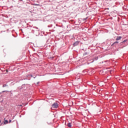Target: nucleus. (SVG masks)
I'll list each match as a JSON object with an SVG mask.
<instances>
[{
	"label": "nucleus",
	"instance_id": "f257e3e1",
	"mask_svg": "<svg viewBox=\"0 0 128 128\" xmlns=\"http://www.w3.org/2000/svg\"><path fill=\"white\" fill-rule=\"evenodd\" d=\"M32 34H34L36 36H40V31L38 30V28L37 27H33V29L32 30Z\"/></svg>",
	"mask_w": 128,
	"mask_h": 128
},
{
	"label": "nucleus",
	"instance_id": "f03ea898",
	"mask_svg": "<svg viewBox=\"0 0 128 128\" xmlns=\"http://www.w3.org/2000/svg\"><path fill=\"white\" fill-rule=\"evenodd\" d=\"M120 48H124V46H126V44H125L123 42H120L119 44Z\"/></svg>",
	"mask_w": 128,
	"mask_h": 128
},
{
	"label": "nucleus",
	"instance_id": "7ed1b4c3",
	"mask_svg": "<svg viewBox=\"0 0 128 128\" xmlns=\"http://www.w3.org/2000/svg\"><path fill=\"white\" fill-rule=\"evenodd\" d=\"M58 104L57 102H54L52 104V108H58Z\"/></svg>",
	"mask_w": 128,
	"mask_h": 128
},
{
	"label": "nucleus",
	"instance_id": "20e7f679",
	"mask_svg": "<svg viewBox=\"0 0 128 128\" xmlns=\"http://www.w3.org/2000/svg\"><path fill=\"white\" fill-rule=\"evenodd\" d=\"M118 41H116L115 42H114L112 45V46H118Z\"/></svg>",
	"mask_w": 128,
	"mask_h": 128
},
{
	"label": "nucleus",
	"instance_id": "39448f33",
	"mask_svg": "<svg viewBox=\"0 0 128 128\" xmlns=\"http://www.w3.org/2000/svg\"><path fill=\"white\" fill-rule=\"evenodd\" d=\"M79 44H80V41L78 40V41L75 42L73 44L72 46H78Z\"/></svg>",
	"mask_w": 128,
	"mask_h": 128
},
{
	"label": "nucleus",
	"instance_id": "423d86ee",
	"mask_svg": "<svg viewBox=\"0 0 128 128\" xmlns=\"http://www.w3.org/2000/svg\"><path fill=\"white\" fill-rule=\"evenodd\" d=\"M28 84H22L20 88H19V90H22V88H24L26 86H27Z\"/></svg>",
	"mask_w": 128,
	"mask_h": 128
},
{
	"label": "nucleus",
	"instance_id": "0eeeda50",
	"mask_svg": "<svg viewBox=\"0 0 128 128\" xmlns=\"http://www.w3.org/2000/svg\"><path fill=\"white\" fill-rule=\"evenodd\" d=\"M122 36H118L116 38V40L118 42V40H120L122 38Z\"/></svg>",
	"mask_w": 128,
	"mask_h": 128
},
{
	"label": "nucleus",
	"instance_id": "6e6552de",
	"mask_svg": "<svg viewBox=\"0 0 128 128\" xmlns=\"http://www.w3.org/2000/svg\"><path fill=\"white\" fill-rule=\"evenodd\" d=\"M34 76L32 74H28V76H26V80H28V78H32Z\"/></svg>",
	"mask_w": 128,
	"mask_h": 128
},
{
	"label": "nucleus",
	"instance_id": "1a4fd4ad",
	"mask_svg": "<svg viewBox=\"0 0 128 128\" xmlns=\"http://www.w3.org/2000/svg\"><path fill=\"white\" fill-rule=\"evenodd\" d=\"M4 120H6V118H4ZM8 124V120H4V124Z\"/></svg>",
	"mask_w": 128,
	"mask_h": 128
},
{
	"label": "nucleus",
	"instance_id": "9d476101",
	"mask_svg": "<svg viewBox=\"0 0 128 128\" xmlns=\"http://www.w3.org/2000/svg\"><path fill=\"white\" fill-rule=\"evenodd\" d=\"M67 126H68V128H72V123L71 122H68L67 124Z\"/></svg>",
	"mask_w": 128,
	"mask_h": 128
},
{
	"label": "nucleus",
	"instance_id": "9b49d317",
	"mask_svg": "<svg viewBox=\"0 0 128 128\" xmlns=\"http://www.w3.org/2000/svg\"><path fill=\"white\" fill-rule=\"evenodd\" d=\"M98 60V56H95L93 59L94 60Z\"/></svg>",
	"mask_w": 128,
	"mask_h": 128
},
{
	"label": "nucleus",
	"instance_id": "f8f14e48",
	"mask_svg": "<svg viewBox=\"0 0 128 128\" xmlns=\"http://www.w3.org/2000/svg\"><path fill=\"white\" fill-rule=\"evenodd\" d=\"M18 2H21V4H24V0H19Z\"/></svg>",
	"mask_w": 128,
	"mask_h": 128
},
{
	"label": "nucleus",
	"instance_id": "ddd939ff",
	"mask_svg": "<svg viewBox=\"0 0 128 128\" xmlns=\"http://www.w3.org/2000/svg\"><path fill=\"white\" fill-rule=\"evenodd\" d=\"M126 42H128V40H124V41H122V42L125 44H126Z\"/></svg>",
	"mask_w": 128,
	"mask_h": 128
},
{
	"label": "nucleus",
	"instance_id": "4468645a",
	"mask_svg": "<svg viewBox=\"0 0 128 128\" xmlns=\"http://www.w3.org/2000/svg\"><path fill=\"white\" fill-rule=\"evenodd\" d=\"M6 92V94H7L8 91H2V92H0V94H2L3 92Z\"/></svg>",
	"mask_w": 128,
	"mask_h": 128
},
{
	"label": "nucleus",
	"instance_id": "2eb2a0df",
	"mask_svg": "<svg viewBox=\"0 0 128 128\" xmlns=\"http://www.w3.org/2000/svg\"><path fill=\"white\" fill-rule=\"evenodd\" d=\"M6 86H8V84H4L3 85V88H6Z\"/></svg>",
	"mask_w": 128,
	"mask_h": 128
},
{
	"label": "nucleus",
	"instance_id": "dca6fc26",
	"mask_svg": "<svg viewBox=\"0 0 128 128\" xmlns=\"http://www.w3.org/2000/svg\"><path fill=\"white\" fill-rule=\"evenodd\" d=\"M86 54H88V52H85L84 54V56H86Z\"/></svg>",
	"mask_w": 128,
	"mask_h": 128
},
{
	"label": "nucleus",
	"instance_id": "f3484780",
	"mask_svg": "<svg viewBox=\"0 0 128 128\" xmlns=\"http://www.w3.org/2000/svg\"><path fill=\"white\" fill-rule=\"evenodd\" d=\"M8 122H9V124H10V122H12V120H10Z\"/></svg>",
	"mask_w": 128,
	"mask_h": 128
},
{
	"label": "nucleus",
	"instance_id": "a211bd4d",
	"mask_svg": "<svg viewBox=\"0 0 128 128\" xmlns=\"http://www.w3.org/2000/svg\"><path fill=\"white\" fill-rule=\"evenodd\" d=\"M34 6H40V4H34Z\"/></svg>",
	"mask_w": 128,
	"mask_h": 128
},
{
	"label": "nucleus",
	"instance_id": "6ab92c4d",
	"mask_svg": "<svg viewBox=\"0 0 128 128\" xmlns=\"http://www.w3.org/2000/svg\"><path fill=\"white\" fill-rule=\"evenodd\" d=\"M51 26H52V25H50V26H48V28H50Z\"/></svg>",
	"mask_w": 128,
	"mask_h": 128
},
{
	"label": "nucleus",
	"instance_id": "aec40b11",
	"mask_svg": "<svg viewBox=\"0 0 128 128\" xmlns=\"http://www.w3.org/2000/svg\"><path fill=\"white\" fill-rule=\"evenodd\" d=\"M39 84H40V82H38L36 83V85Z\"/></svg>",
	"mask_w": 128,
	"mask_h": 128
},
{
	"label": "nucleus",
	"instance_id": "412c9836",
	"mask_svg": "<svg viewBox=\"0 0 128 128\" xmlns=\"http://www.w3.org/2000/svg\"><path fill=\"white\" fill-rule=\"evenodd\" d=\"M36 78V76H35L34 77V78Z\"/></svg>",
	"mask_w": 128,
	"mask_h": 128
},
{
	"label": "nucleus",
	"instance_id": "4be33fe9",
	"mask_svg": "<svg viewBox=\"0 0 128 128\" xmlns=\"http://www.w3.org/2000/svg\"><path fill=\"white\" fill-rule=\"evenodd\" d=\"M0 122H2V120H0Z\"/></svg>",
	"mask_w": 128,
	"mask_h": 128
},
{
	"label": "nucleus",
	"instance_id": "5701e85b",
	"mask_svg": "<svg viewBox=\"0 0 128 128\" xmlns=\"http://www.w3.org/2000/svg\"><path fill=\"white\" fill-rule=\"evenodd\" d=\"M8 72V71L7 70H6V72Z\"/></svg>",
	"mask_w": 128,
	"mask_h": 128
},
{
	"label": "nucleus",
	"instance_id": "b1692460",
	"mask_svg": "<svg viewBox=\"0 0 128 128\" xmlns=\"http://www.w3.org/2000/svg\"><path fill=\"white\" fill-rule=\"evenodd\" d=\"M20 118H22V116H20Z\"/></svg>",
	"mask_w": 128,
	"mask_h": 128
},
{
	"label": "nucleus",
	"instance_id": "393cba45",
	"mask_svg": "<svg viewBox=\"0 0 128 128\" xmlns=\"http://www.w3.org/2000/svg\"><path fill=\"white\" fill-rule=\"evenodd\" d=\"M82 50H84V49H82Z\"/></svg>",
	"mask_w": 128,
	"mask_h": 128
},
{
	"label": "nucleus",
	"instance_id": "a878e982",
	"mask_svg": "<svg viewBox=\"0 0 128 128\" xmlns=\"http://www.w3.org/2000/svg\"><path fill=\"white\" fill-rule=\"evenodd\" d=\"M73 0L76 1V0Z\"/></svg>",
	"mask_w": 128,
	"mask_h": 128
},
{
	"label": "nucleus",
	"instance_id": "bb28decb",
	"mask_svg": "<svg viewBox=\"0 0 128 128\" xmlns=\"http://www.w3.org/2000/svg\"><path fill=\"white\" fill-rule=\"evenodd\" d=\"M2 124H0V126H2Z\"/></svg>",
	"mask_w": 128,
	"mask_h": 128
},
{
	"label": "nucleus",
	"instance_id": "cd10ccee",
	"mask_svg": "<svg viewBox=\"0 0 128 128\" xmlns=\"http://www.w3.org/2000/svg\"><path fill=\"white\" fill-rule=\"evenodd\" d=\"M28 80H30V78H29Z\"/></svg>",
	"mask_w": 128,
	"mask_h": 128
},
{
	"label": "nucleus",
	"instance_id": "c85d7f7f",
	"mask_svg": "<svg viewBox=\"0 0 128 128\" xmlns=\"http://www.w3.org/2000/svg\"><path fill=\"white\" fill-rule=\"evenodd\" d=\"M2 96L1 95V97Z\"/></svg>",
	"mask_w": 128,
	"mask_h": 128
}]
</instances>
